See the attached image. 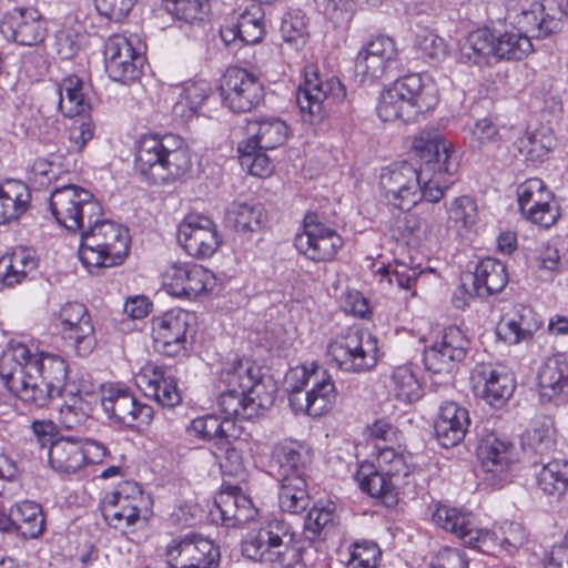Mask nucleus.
<instances>
[{"instance_id": "338daca9", "label": "nucleus", "mask_w": 568, "mask_h": 568, "mask_svg": "<svg viewBox=\"0 0 568 568\" xmlns=\"http://www.w3.org/2000/svg\"><path fill=\"white\" fill-rule=\"evenodd\" d=\"M378 449L377 463L381 470L388 473L397 478L399 476H407L408 469L404 456L395 450L394 447L375 443Z\"/></svg>"}, {"instance_id": "c85d7f7f", "label": "nucleus", "mask_w": 568, "mask_h": 568, "mask_svg": "<svg viewBox=\"0 0 568 568\" xmlns=\"http://www.w3.org/2000/svg\"><path fill=\"white\" fill-rule=\"evenodd\" d=\"M182 248H217L223 245L216 224L204 215L189 214L178 226Z\"/></svg>"}, {"instance_id": "ddd939ff", "label": "nucleus", "mask_w": 568, "mask_h": 568, "mask_svg": "<svg viewBox=\"0 0 568 568\" xmlns=\"http://www.w3.org/2000/svg\"><path fill=\"white\" fill-rule=\"evenodd\" d=\"M399 53L395 41L387 36L369 39L358 51L354 68L364 81H375L399 70Z\"/></svg>"}, {"instance_id": "f3484780", "label": "nucleus", "mask_w": 568, "mask_h": 568, "mask_svg": "<svg viewBox=\"0 0 568 568\" xmlns=\"http://www.w3.org/2000/svg\"><path fill=\"white\" fill-rule=\"evenodd\" d=\"M105 70L109 77L124 84L136 81L143 70L144 57L124 36L114 34L104 45Z\"/></svg>"}, {"instance_id": "2f4dec72", "label": "nucleus", "mask_w": 568, "mask_h": 568, "mask_svg": "<svg viewBox=\"0 0 568 568\" xmlns=\"http://www.w3.org/2000/svg\"><path fill=\"white\" fill-rule=\"evenodd\" d=\"M308 462V450L301 443L283 440L273 446L268 467L278 480L293 476L304 477Z\"/></svg>"}, {"instance_id": "ea45409f", "label": "nucleus", "mask_w": 568, "mask_h": 568, "mask_svg": "<svg viewBox=\"0 0 568 568\" xmlns=\"http://www.w3.org/2000/svg\"><path fill=\"white\" fill-rule=\"evenodd\" d=\"M251 136L244 142H251L256 148L273 150L285 143L290 129L287 124L276 116L260 118L248 122Z\"/></svg>"}, {"instance_id": "09e8293b", "label": "nucleus", "mask_w": 568, "mask_h": 568, "mask_svg": "<svg viewBox=\"0 0 568 568\" xmlns=\"http://www.w3.org/2000/svg\"><path fill=\"white\" fill-rule=\"evenodd\" d=\"M495 59L521 60L532 52V43L519 31L494 34Z\"/></svg>"}, {"instance_id": "20e7f679", "label": "nucleus", "mask_w": 568, "mask_h": 568, "mask_svg": "<svg viewBox=\"0 0 568 568\" xmlns=\"http://www.w3.org/2000/svg\"><path fill=\"white\" fill-rule=\"evenodd\" d=\"M306 541L282 518L264 520L256 531L247 534L241 544L242 555L253 561L292 568L301 564Z\"/></svg>"}, {"instance_id": "5701e85b", "label": "nucleus", "mask_w": 568, "mask_h": 568, "mask_svg": "<svg viewBox=\"0 0 568 568\" xmlns=\"http://www.w3.org/2000/svg\"><path fill=\"white\" fill-rule=\"evenodd\" d=\"M514 446L495 434L483 438L477 447V457L483 470L493 486H503L509 480V470L514 463Z\"/></svg>"}, {"instance_id": "72a5a7b5", "label": "nucleus", "mask_w": 568, "mask_h": 568, "mask_svg": "<svg viewBox=\"0 0 568 568\" xmlns=\"http://www.w3.org/2000/svg\"><path fill=\"white\" fill-rule=\"evenodd\" d=\"M186 432L191 437L214 442L217 446L230 445L240 435L235 420L223 418L216 414L194 418L187 426Z\"/></svg>"}, {"instance_id": "4be33fe9", "label": "nucleus", "mask_w": 568, "mask_h": 568, "mask_svg": "<svg viewBox=\"0 0 568 568\" xmlns=\"http://www.w3.org/2000/svg\"><path fill=\"white\" fill-rule=\"evenodd\" d=\"M469 344V339L459 327L446 328L439 342L425 348V367L436 374L450 372L454 363H459L466 357Z\"/></svg>"}, {"instance_id": "c9c22d12", "label": "nucleus", "mask_w": 568, "mask_h": 568, "mask_svg": "<svg viewBox=\"0 0 568 568\" xmlns=\"http://www.w3.org/2000/svg\"><path fill=\"white\" fill-rule=\"evenodd\" d=\"M477 215V205L471 197L459 196L455 199L448 210V237L466 245L475 234Z\"/></svg>"}, {"instance_id": "393cba45", "label": "nucleus", "mask_w": 568, "mask_h": 568, "mask_svg": "<svg viewBox=\"0 0 568 568\" xmlns=\"http://www.w3.org/2000/svg\"><path fill=\"white\" fill-rule=\"evenodd\" d=\"M13 41L20 45H37L47 37L45 21L34 8L16 7L2 20Z\"/></svg>"}, {"instance_id": "6e6552de", "label": "nucleus", "mask_w": 568, "mask_h": 568, "mask_svg": "<svg viewBox=\"0 0 568 568\" xmlns=\"http://www.w3.org/2000/svg\"><path fill=\"white\" fill-rule=\"evenodd\" d=\"M50 211L57 222L71 232L81 231L87 222L103 215L102 206L92 193L73 184L51 192Z\"/></svg>"}, {"instance_id": "37998d69", "label": "nucleus", "mask_w": 568, "mask_h": 568, "mask_svg": "<svg viewBox=\"0 0 568 568\" xmlns=\"http://www.w3.org/2000/svg\"><path fill=\"white\" fill-rule=\"evenodd\" d=\"M59 110L67 118L85 113L90 103L83 92V82L78 75H68L58 83Z\"/></svg>"}, {"instance_id": "9d476101", "label": "nucleus", "mask_w": 568, "mask_h": 568, "mask_svg": "<svg viewBox=\"0 0 568 568\" xmlns=\"http://www.w3.org/2000/svg\"><path fill=\"white\" fill-rule=\"evenodd\" d=\"M100 402L108 419L115 425L140 429L149 426L153 420V408L140 402L128 387L121 385L103 387Z\"/></svg>"}, {"instance_id": "dca6fc26", "label": "nucleus", "mask_w": 568, "mask_h": 568, "mask_svg": "<svg viewBox=\"0 0 568 568\" xmlns=\"http://www.w3.org/2000/svg\"><path fill=\"white\" fill-rule=\"evenodd\" d=\"M143 501L140 487L126 481L104 496L101 504L103 518L114 529L123 530L136 524Z\"/></svg>"}, {"instance_id": "412c9836", "label": "nucleus", "mask_w": 568, "mask_h": 568, "mask_svg": "<svg viewBox=\"0 0 568 568\" xmlns=\"http://www.w3.org/2000/svg\"><path fill=\"white\" fill-rule=\"evenodd\" d=\"M168 278L170 294L178 297L196 298L219 292L214 273L197 264L173 265L168 272Z\"/></svg>"}, {"instance_id": "7c9ffc66", "label": "nucleus", "mask_w": 568, "mask_h": 568, "mask_svg": "<svg viewBox=\"0 0 568 568\" xmlns=\"http://www.w3.org/2000/svg\"><path fill=\"white\" fill-rule=\"evenodd\" d=\"M538 394L542 402H556L568 392V358L564 354L547 357L537 373Z\"/></svg>"}, {"instance_id": "c756f323", "label": "nucleus", "mask_w": 568, "mask_h": 568, "mask_svg": "<svg viewBox=\"0 0 568 568\" xmlns=\"http://www.w3.org/2000/svg\"><path fill=\"white\" fill-rule=\"evenodd\" d=\"M130 247V233L126 227L110 220L94 217L81 230L79 248Z\"/></svg>"}, {"instance_id": "a211bd4d", "label": "nucleus", "mask_w": 568, "mask_h": 568, "mask_svg": "<svg viewBox=\"0 0 568 568\" xmlns=\"http://www.w3.org/2000/svg\"><path fill=\"white\" fill-rule=\"evenodd\" d=\"M194 315L182 308H173L153 321L155 349L166 356H176L186 349L187 332Z\"/></svg>"}, {"instance_id": "79ce46f5", "label": "nucleus", "mask_w": 568, "mask_h": 568, "mask_svg": "<svg viewBox=\"0 0 568 568\" xmlns=\"http://www.w3.org/2000/svg\"><path fill=\"white\" fill-rule=\"evenodd\" d=\"M31 194L27 184L8 180L0 184V224L21 216L28 209Z\"/></svg>"}, {"instance_id": "a878e982", "label": "nucleus", "mask_w": 568, "mask_h": 568, "mask_svg": "<svg viewBox=\"0 0 568 568\" xmlns=\"http://www.w3.org/2000/svg\"><path fill=\"white\" fill-rule=\"evenodd\" d=\"M508 283V274L504 263L496 258H483L474 273L464 274V288L477 297H488L504 290Z\"/></svg>"}, {"instance_id": "f8f14e48", "label": "nucleus", "mask_w": 568, "mask_h": 568, "mask_svg": "<svg viewBox=\"0 0 568 568\" xmlns=\"http://www.w3.org/2000/svg\"><path fill=\"white\" fill-rule=\"evenodd\" d=\"M165 556L171 568H217L221 558L219 546L195 532L173 538Z\"/></svg>"}, {"instance_id": "6e6d98bb", "label": "nucleus", "mask_w": 568, "mask_h": 568, "mask_svg": "<svg viewBox=\"0 0 568 568\" xmlns=\"http://www.w3.org/2000/svg\"><path fill=\"white\" fill-rule=\"evenodd\" d=\"M265 149L256 148L253 141L241 142L237 146L240 163L246 168L250 174L265 178L273 170L268 156L263 152Z\"/></svg>"}, {"instance_id": "58836bf2", "label": "nucleus", "mask_w": 568, "mask_h": 568, "mask_svg": "<svg viewBox=\"0 0 568 568\" xmlns=\"http://www.w3.org/2000/svg\"><path fill=\"white\" fill-rule=\"evenodd\" d=\"M50 466L60 474H74L83 467L80 437H60L48 449Z\"/></svg>"}, {"instance_id": "a18cd8bd", "label": "nucleus", "mask_w": 568, "mask_h": 568, "mask_svg": "<svg viewBox=\"0 0 568 568\" xmlns=\"http://www.w3.org/2000/svg\"><path fill=\"white\" fill-rule=\"evenodd\" d=\"M278 481L281 483L278 491L280 508L290 514H298L305 510L310 503L305 477L293 476Z\"/></svg>"}, {"instance_id": "4c0bfd02", "label": "nucleus", "mask_w": 568, "mask_h": 568, "mask_svg": "<svg viewBox=\"0 0 568 568\" xmlns=\"http://www.w3.org/2000/svg\"><path fill=\"white\" fill-rule=\"evenodd\" d=\"M303 231L296 233L295 248H341L344 243L342 237L331 227L322 223L316 212H307L303 220Z\"/></svg>"}, {"instance_id": "052dcab7", "label": "nucleus", "mask_w": 568, "mask_h": 568, "mask_svg": "<svg viewBox=\"0 0 568 568\" xmlns=\"http://www.w3.org/2000/svg\"><path fill=\"white\" fill-rule=\"evenodd\" d=\"M129 251H77L78 258L91 274H99L101 270L122 264L128 257Z\"/></svg>"}, {"instance_id": "0eeeda50", "label": "nucleus", "mask_w": 568, "mask_h": 568, "mask_svg": "<svg viewBox=\"0 0 568 568\" xmlns=\"http://www.w3.org/2000/svg\"><path fill=\"white\" fill-rule=\"evenodd\" d=\"M327 354L342 371L367 372L378 361L377 339L367 331L349 327L328 344Z\"/></svg>"}, {"instance_id": "4468645a", "label": "nucleus", "mask_w": 568, "mask_h": 568, "mask_svg": "<svg viewBox=\"0 0 568 568\" xmlns=\"http://www.w3.org/2000/svg\"><path fill=\"white\" fill-rule=\"evenodd\" d=\"M223 104L232 112H250L264 98V87L256 75L245 69L231 67L220 85Z\"/></svg>"}, {"instance_id": "de8ad7c7", "label": "nucleus", "mask_w": 568, "mask_h": 568, "mask_svg": "<svg viewBox=\"0 0 568 568\" xmlns=\"http://www.w3.org/2000/svg\"><path fill=\"white\" fill-rule=\"evenodd\" d=\"M37 267L30 251H12L0 258V290L14 285L28 271Z\"/></svg>"}, {"instance_id": "39448f33", "label": "nucleus", "mask_w": 568, "mask_h": 568, "mask_svg": "<svg viewBox=\"0 0 568 568\" xmlns=\"http://www.w3.org/2000/svg\"><path fill=\"white\" fill-rule=\"evenodd\" d=\"M437 103L435 85L430 81L425 82L420 74L413 73L397 79L382 91L377 114L384 122L402 120L414 123Z\"/></svg>"}, {"instance_id": "bb28decb", "label": "nucleus", "mask_w": 568, "mask_h": 568, "mask_svg": "<svg viewBox=\"0 0 568 568\" xmlns=\"http://www.w3.org/2000/svg\"><path fill=\"white\" fill-rule=\"evenodd\" d=\"M513 10L508 11V18L517 31L523 33L528 40L544 39L561 29V20L555 14L546 12L542 3L532 2L528 8H523L513 16Z\"/></svg>"}, {"instance_id": "774afa93", "label": "nucleus", "mask_w": 568, "mask_h": 568, "mask_svg": "<svg viewBox=\"0 0 568 568\" xmlns=\"http://www.w3.org/2000/svg\"><path fill=\"white\" fill-rule=\"evenodd\" d=\"M499 140V130L489 119L477 120L469 129V144L474 149L497 144Z\"/></svg>"}, {"instance_id": "5fc2aeb1", "label": "nucleus", "mask_w": 568, "mask_h": 568, "mask_svg": "<svg viewBox=\"0 0 568 568\" xmlns=\"http://www.w3.org/2000/svg\"><path fill=\"white\" fill-rule=\"evenodd\" d=\"M252 384V387H247L244 394L252 416H254L258 409H266L272 406L276 388L271 378H264L260 375V368L256 371Z\"/></svg>"}, {"instance_id": "680f3d73", "label": "nucleus", "mask_w": 568, "mask_h": 568, "mask_svg": "<svg viewBox=\"0 0 568 568\" xmlns=\"http://www.w3.org/2000/svg\"><path fill=\"white\" fill-rule=\"evenodd\" d=\"M523 445L534 453L544 455L555 449V429L549 423H540L523 436Z\"/></svg>"}, {"instance_id": "864d4df0", "label": "nucleus", "mask_w": 568, "mask_h": 568, "mask_svg": "<svg viewBox=\"0 0 568 568\" xmlns=\"http://www.w3.org/2000/svg\"><path fill=\"white\" fill-rule=\"evenodd\" d=\"M518 151L529 161H541L555 146V139L549 132L534 131L520 136L517 142Z\"/></svg>"}, {"instance_id": "603ef678", "label": "nucleus", "mask_w": 568, "mask_h": 568, "mask_svg": "<svg viewBox=\"0 0 568 568\" xmlns=\"http://www.w3.org/2000/svg\"><path fill=\"white\" fill-rule=\"evenodd\" d=\"M392 389L396 398L404 403L418 400L423 395L422 385L408 366H398L392 374Z\"/></svg>"}, {"instance_id": "49530a36", "label": "nucleus", "mask_w": 568, "mask_h": 568, "mask_svg": "<svg viewBox=\"0 0 568 568\" xmlns=\"http://www.w3.org/2000/svg\"><path fill=\"white\" fill-rule=\"evenodd\" d=\"M18 536L24 539L40 537L45 528V519L39 504L23 500L16 504Z\"/></svg>"}, {"instance_id": "8fccbe9b", "label": "nucleus", "mask_w": 568, "mask_h": 568, "mask_svg": "<svg viewBox=\"0 0 568 568\" xmlns=\"http://www.w3.org/2000/svg\"><path fill=\"white\" fill-rule=\"evenodd\" d=\"M257 369L258 367L248 359H235L232 363H226L220 373V384L244 393L247 387H252V381Z\"/></svg>"}, {"instance_id": "6ab92c4d", "label": "nucleus", "mask_w": 568, "mask_h": 568, "mask_svg": "<svg viewBox=\"0 0 568 568\" xmlns=\"http://www.w3.org/2000/svg\"><path fill=\"white\" fill-rule=\"evenodd\" d=\"M518 205L532 223L550 227L560 216L554 195L540 179H528L517 187Z\"/></svg>"}, {"instance_id": "7ed1b4c3", "label": "nucleus", "mask_w": 568, "mask_h": 568, "mask_svg": "<svg viewBox=\"0 0 568 568\" xmlns=\"http://www.w3.org/2000/svg\"><path fill=\"white\" fill-rule=\"evenodd\" d=\"M135 170L151 184H170L185 175L191 156L184 141L174 134L143 135L136 145Z\"/></svg>"}, {"instance_id": "a19ab883", "label": "nucleus", "mask_w": 568, "mask_h": 568, "mask_svg": "<svg viewBox=\"0 0 568 568\" xmlns=\"http://www.w3.org/2000/svg\"><path fill=\"white\" fill-rule=\"evenodd\" d=\"M494 48V34L488 29H478L462 43L458 61L468 65H488L495 59Z\"/></svg>"}, {"instance_id": "1a4fd4ad", "label": "nucleus", "mask_w": 568, "mask_h": 568, "mask_svg": "<svg viewBox=\"0 0 568 568\" xmlns=\"http://www.w3.org/2000/svg\"><path fill=\"white\" fill-rule=\"evenodd\" d=\"M412 151L420 161L419 171L426 179L440 181L447 186L452 176L458 169V163L452 158V144L447 142L437 129H426L414 136Z\"/></svg>"}, {"instance_id": "b1692460", "label": "nucleus", "mask_w": 568, "mask_h": 568, "mask_svg": "<svg viewBox=\"0 0 568 568\" xmlns=\"http://www.w3.org/2000/svg\"><path fill=\"white\" fill-rule=\"evenodd\" d=\"M312 381L310 389L304 394L294 395L290 399V406L295 413H305L316 417L333 407L336 400V389L332 377L318 367H315Z\"/></svg>"}, {"instance_id": "2eb2a0df", "label": "nucleus", "mask_w": 568, "mask_h": 568, "mask_svg": "<svg viewBox=\"0 0 568 568\" xmlns=\"http://www.w3.org/2000/svg\"><path fill=\"white\" fill-rule=\"evenodd\" d=\"M59 320L65 344L78 356H89L97 346V337L87 306L79 302H68L60 308Z\"/></svg>"}, {"instance_id": "cd10ccee", "label": "nucleus", "mask_w": 568, "mask_h": 568, "mask_svg": "<svg viewBox=\"0 0 568 568\" xmlns=\"http://www.w3.org/2000/svg\"><path fill=\"white\" fill-rule=\"evenodd\" d=\"M470 425L468 410L455 402H445L439 407L434 429L438 443L446 448L458 445Z\"/></svg>"}, {"instance_id": "4d7b16f0", "label": "nucleus", "mask_w": 568, "mask_h": 568, "mask_svg": "<svg viewBox=\"0 0 568 568\" xmlns=\"http://www.w3.org/2000/svg\"><path fill=\"white\" fill-rule=\"evenodd\" d=\"M21 128L26 136L43 143L54 142L60 131L58 118L44 116L40 112L27 118Z\"/></svg>"}, {"instance_id": "423d86ee", "label": "nucleus", "mask_w": 568, "mask_h": 568, "mask_svg": "<svg viewBox=\"0 0 568 568\" xmlns=\"http://www.w3.org/2000/svg\"><path fill=\"white\" fill-rule=\"evenodd\" d=\"M379 189L387 203L402 211H409L422 200L436 203L444 196L439 180L426 179L422 171L407 162L384 169Z\"/></svg>"}, {"instance_id": "bf43d9fd", "label": "nucleus", "mask_w": 568, "mask_h": 568, "mask_svg": "<svg viewBox=\"0 0 568 568\" xmlns=\"http://www.w3.org/2000/svg\"><path fill=\"white\" fill-rule=\"evenodd\" d=\"M217 406L220 412L223 414V418H252V413L246 403V397L243 392H239L236 388H226L221 390L217 397Z\"/></svg>"}, {"instance_id": "f257e3e1", "label": "nucleus", "mask_w": 568, "mask_h": 568, "mask_svg": "<svg viewBox=\"0 0 568 568\" xmlns=\"http://www.w3.org/2000/svg\"><path fill=\"white\" fill-rule=\"evenodd\" d=\"M65 361L53 354L31 352L21 342L11 341L0 356V378L22 402L45 407L55 396L90 394L92 385L75 387L67 383Z\"/></svg>"}, {"instance_id": "3c124183", "label": "nucleus", "mask_w": 568, "mask_h": 568, "mask_svg": "<svg viewBox=\"0 0 568 568\" xmlns=\"http://www.w3.org/2000/svg\"><path fill=\"white\" fill-rule=\"evenodd\" d=\"M263 209L260 204L234 202L226 211V221L237 232H254L260 229Z\"/></svg>"}, {"instance_id": "aec40b11", "label": "nucleus", "mask_w": 568, "mask_h": 568, "mask_svg": "<svg viewBox=\"0 0 568 568\" xmlns=\"http://www.w3.org/2000/svg\"><path fill=\"white\" fill-rule=\"evenodd\" d=\"M471 381L476 394L494 407L503 406L516 387L510 371L499 364H477L471 373Z\"/></svg>"}, {"instance_id": "473e14b6", "label": "nucleus", "mask_w": 568, "mask_h": 568, "mask_svg": "<svg viewBox=\"0 0 568 568\" xmlns=\"http://www.w3.org/2000/svg\"><path fill=\"white\" fill-rule=\"evenodd\" d=\"M140 379L145 385V394L163 407H174L181 403L176 378L171 368L150 363L142 368Z\"/></svg>"}, {"instance_id": "13d9d810", "label": "nucleus", "mask_w": 568, "mask_h": 568, "mask_svg": "<svg viewBox=\"0 0 568 568\" xmlns=\"http://www.w3.org/2000/svg\"><path fill=\"white\" fill-rule=\"evenodd\" d=\"M69 119L70 123L67 125L69 144L67 151L80 153L94 135V123L85 113Z\"/></svg>"}, {"instance_id": "9b49d317", "label": "nucleus", "mask_w": 568, "mask_h": 568, "mask_svg": "<svg viewBox=\"0 0 568 568\" xmlns=\"http://www.w3.org/2000/svg\"><path fill=\"white\" fill-rule=\"evenodd\" d=\"M345 98L346 89L338 78L332 77L322 81L317 74L314 79L306 78L296 94L302 118L310 124L321 122L326 109L343 103Z\"/></svg>"}, {"instance_id": "f03ea898", "label": "nucleus", "mask_w": 568, "mask_h": 568, "mask_svg": "<svg viewBox=\"0 0 568 568\" xmlns=\"http://www.w3.org/2000/svg\"><path fill=\"white\" fill-rule=\"evenodd\" d=\"M434 523L456 535L466 546L490 554L497 547L514 555L528 539L525 527L517 521L505 520L495 530L479 529L470 513H464L446 505H437L433 513Z\"/></svg>"}, {"instance_id": "e433bc0d", "label": "nucleus", "mask_w": 568, "mask_h": 568, "mask_svg": "<svg viewBox=\"0 0 568 568\" xmlns=\"http://www.w3.org/2000/svg\"><path fill=\"white\" fill-rule=\"evenodd\" d=\"M540 317L526 305H517L498 326V334L510 344H518L532 336L541 326Z\"/></svg>"}, {"instance_id": "69168bd1", "label": "nucleus", "mask_w": 568, "mask_h": 568, "mask_svg": "<svg viewBox=\"0 0 568 568\" xmlns=\"http://www.w3.org/2000/svg\"><path fill=\"white\" fill-rule=\"evenodd\" d=\"M210 93L211 87L204 81L193 82L185 85L180 100L174 105V112H183L184 106H187L191 114H193L209 98Z\"/></svg>"}, {"instance_id": "e2e57ef3", "label": "nucleus", "mask_w": 568, "mask_h": 568, "mask_svg": "<svg viewBox=\"0 0 568 568\" xmlns=\"http://www.w3.org/2000/svg\"><path fill=\"white\" fill-rule=\"evenodd\" d=\"M282 38L286 43H290L295 49H300L306 42L307 24L303 14L287 13L281 23Z\"/></svg>"}, {"instance_id": "0e129e2a", "label": "nucleus", "mask_w": 568, "mask_h": 568, "mask_svg": "<svg viewBox=\"0 0 568 568\" xmlns=\"http://www.w3.org/2000/svg\"><path fill=\"white\" fill-rule=\"evenodd\" d=\"M82 395L87 393H80L72 395L73 402L63 405L59 410V423L67 429H74L83 425L88 417V404L82 399Z\"/></svg>"}, {"instance_id": "c03bdc74", "label": "nucleus", "mask_w": 568, "mask_h": 568, "mask_svg": "<svg viewBox=\"0 0 568 568\" xmlns=\"http://www.w3.org/2000/svg\"><path fill=\"white\" fill-rule=\"evenodd\" d=\"M540 463L541 468L536 475L538 488L548 496L560 498L568 491V460Z\"/></svg>"}, {"instance_id": "f704fd0d", "label": "nucleus", "mask_w": 568, "mask_h": 568, "mask_svg": "<svg viewBox=\"0 0 568 568\" xmlns=\"http://www.w3.org/2000/svg\"><path fill=\"white\" fill-rule=\"evenodd\" d=\"M355 478L361 489L371 497L381 499L387 507L397 504V477L376 469L372 464H362Z\"/></svg>"}]
</instances>
